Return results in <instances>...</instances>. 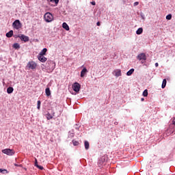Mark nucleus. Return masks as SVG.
Returning <instances> with one entry per match:
<instances>
[{
	"instance_id": "obj_29",
	"label": "nucleus",
	"mask_w": 175,
	"mask_h": 175,
	"mask_svg": "<svg viewBox=\"0 0 175 175\" xmlns=\"http://www.w3.org/2000/svg\"><path fill=\"white\" fill-rule=\"evenodd\" d=\"M36 167H38V169H40V170H43V169H44V168L43 167V166L39 165V164L37 165V166H36Z\"/></svg>"
},
{
	"instance_id": "obj_9",
	"label": "nucleus",
	"mask_w": 175,
	"mask_h": 175,
	"mask_svg": "<svg viewBox=\"0 0 175 175\" xmlns=\"http://www.w3.org/2000/svg\"><path fill=\"white\" fill-rule=\"evenodd\" d=\"M38 58L40 62H46L47 61V58L44 57V55H38Z\"/></svg>"
},
{
	"instance_id": "obj_35",
	"label": "nucleus",
	"mask_w": 175,
	"mask_h": 175,
	"mask_svg": "<svg viewBox=\"0 0 175 175\" xmlns=\"http://www.w3.org/2000/svg\"><path fill=\"white\" fill-rule=\"evenodd\" d=\"M172 123H173L174 125H175V117L173 119Z\"/></svg>"
},
{
	"instance_id": "obj_32",
	"label": "nucleus",
	"mask_w": 175,
	"mask_h": 175,
	"mask_svg": "<svg viewBox=\"0 0 175 175\" xmlns=\"http://www.w3.org/2000/svg\"><path fill=\"white\" fill-rule=\"evenodd\" d=\"M137 5H139V2L136 1L134 3V6H137Z\"/></svg>"
},
{
	"instance_id": "obj_34",
	"label": "nucleus",
	"mask_w": 175,
	"mask_h": 175,
	"mask_svg": "<svg viewBox=\"0 0 175 175\" xmlns=\"http://www.w3.org/2000/svg\"><path fill=\"white\" fill-rule=\"evenodd\" d=\"M91 4L93 5L94 6H95V5H96V3H95V1H92V2H91Z\"/></svg>"
},
{
	"instance_id": "obj_31",
	"label": "nucleus",
	"mask_w": 175,
	"mask_h": 175,
	"mask_svg": "<svg viewBox=\"0 0 175 175\" xmlns=\"http://www.w3.org/2000/svg\"><path fill=\"white\" fill-rule=\"evenodd\" d=\"M38 164V159H35V166H37Z\"/></svg>"
},
{
	"instance_id": "obj_21",
	"label": "nucleus",
	"mask_w": 175,
	"mask_h": 175,
	"mask_svg": "<svg viewBox=\"0 0 175 175\" xmlns=\"http://www.w3.org/2000/svg\"><path fill=\"white\" fill-rule=\"evenodd\" d=\"M0 173H3V174H7L8 173H9V172L8 171V170H2L1 168H0Z\"/></svg>"
},
{
	"instance_id": "obj_6",
	"label": "nucleus",
	"mask_w": 175,
	"mask_h": 175,
	"mask_svg": "<svg viewBox=\"0 0 175 175\" xmlns=\"http://www.w3.org/2000/svg\"><path fill=\"white\" fill-rule=\"evenodd\" d=\"M80 88H81L80 83L75 82L72 84V90L75 92L79 93L80 92Z\"/></svg>"
},
{
	"instance_id": "obj_37",
	"label": "nucleus",
	"mask_w": 175,
	"mask_h": 175,
	"mask_svg": "<svg viewBox=\"0 0 175 175\" xmlns=\"http://www.w3.org/2000/svg\"><path fill=\"white\" fill-rule=\"evenodd\" d=\"M142 102L144 100V98H141Z\"/></svg>"
},
{
	"instance_id": "obj_25",
	"label": "nucleus",
	"mask_w": 175,
	"mask_h": 175,
	"mask_svg": "<svg viewBox=\"0 0 175 175\" xmlns=\"http://www.w3.org/2000/svg\"><path fill=\"white\" fill-rule=\"evenodd\" d=\"M143 96H148V90H145L143 92Z\"/></svg>"
},
{
	"instance_id": "obj_1",
	"label": "nucleus",
	"mask_w": 175,
	"mask_h": 175,
	"mask_svg": "<svg viewBox=\"0 0 175 175\" xmlns=\"http://www.w3.org/2000/svg\"><path fill=\"white\" fill-rule=\"evenodd\" d=\"M46 68L49 73H51L54 69H55V62L53 61H48L46 62Z\"/></svg>"
},
{
	"instance_id": "obj_24",
	"label": "nucleus",
	"mask_w": 175,
	"mask_h": 175,
	"mask_svg": "<svg viewBox=\"0 0 175 175\" xmlns=\"http://www.w3.org/2000/svg\"><path fill=\"white\" fill-rule=\"evenodd\" d=\"M42 102H40V100H38L37 101V109L38 110H40V105H41Z\"/></svg>"
},
{
	"instance_id": "obj_20",
	"label": "nucleus",
	"mask_w": 175,
	"mask_h": 175,
	"mask_svg": "<svg viewBox=\"0 0 175 175\" xmlns=\"http://www.w3.org/2000/svg\"><path fill=\"white\" fill-rule=\"evenodd\" d=\"M13 47H14V49H16V50H18V49H20V44L14 43L13 44Z\"/></svg>"
},
{
	"instance_id": "obj_17",
	"label": "nucleus",
	"mask_w": 175,
	"mask_h": 175,
	"mask_svg": "<svg viewBox=\"0 0 175 175\" xmlns=\"http://www.w3.org/2000/svg\"><path fill=\"white\" fill-rule=\"evenodd\" d=\"M135 72V69L133 68H131L130 70H129L127 72H126V75L127 76H131L133 74V72Z\"/></svg>"
},
{
	"instance_id": "obj_22",
	"label": "nucleus",
	"mask_w": 175,
	"mask_h": 175,
	"mask_svg": "<svg viewBox=\"0 0 175 175\" xmlns=\"http://www.w3.org/2000/svg\"><path fill=\"white\" fill-rule=\"evenodd\" d=\"M166 83H167V81H166V79H163V80L162 85H161V88H165V87H166Z\"/></svg>"
},
{
	"instance_id": "obj_28",
	"label": "nucleus",
	"mask_w": 175,
	"mask_h": 175,
	"mask_svg": "<svg viewBox=\"0 0 175 175\" xmlns=\"http://www.w3.org/2000/svg\"><path fill=\"white\" fill-rule=\"evenodd\" d=\"M50 2H55L56 5H58V2H59V0H50Z\"/></svg>"
},
{
	"instance_id": "obj_39",
	"label": "nucleus",
	"mask_w": 175,
	"mask_h": 175,
	"mask_svg": "<svg viewBox=\"0 0 175 175\" xmlns=\"http://www.w3.org/2000/svg\"><path fill=\"white\" fill-rule=\"evenodd\" d=\"M15 166H18V165H17V164H15Z\"/></svg>"
},
{
	"instance_id": "obj_14",
	"label": "nucleus",
	"mask_w": 175,
	"mask_h": 175,
	"mask_svg": "<svg viewBox=\"0 0 175 175\" xmlns=\"http://www.w3.org/2000/svg\"><path fill=\"white\" fill-rule=\"evenodd\" d=\"M62 27L66 29V31H69V25L66 23H63Z\"/></svg>"
},
{
	"instance_id": "obj_36",
	"label": "nucleus",
	"mask_w": 175,
	"mask_h": 175,
	"mask_svg": "<svg viewBox=\"0 0 175 175\" xmlns=\"http://www.w3.org/2000/svg\"><path fill=\"white\" fill-rule=\"evenodd\" d=\"M155 66L156 68H158V66H159V64L158 63H155Z\"/></svg>"
},
{
	"instance_id": "obj_18",
	"label": "nucleus",
	"mask_w": 175,
	"mask_h": 175,
	"mask_svg": "<svg viewBox=\"0 0 175 175\" xmlns=\"http://www.w3.org/2000/svg\"><path fill=\"white\" fill-rule=\"evenodd\" d=\"M137 35H142L143 33V28H139L136 31Z\"/></svg>"
},
{
	"instance_id": "obj_16",
	"label": "nucleus",
	"mask_w": 175,
	"mask_h": 175,
	"mask_svg": "<svg viewBox=\"0 0 175 175\" xmlns=\"http://www.w3.org/2000/svg\"><path fill=\"white\" fill-rule=\"evenodd\" d=\"M7 38H12L13 36V30H10L6 33Z\"/></svg>"
},
{
	"instance_id": "obj_23",
	"label": "nucleus",
	"mask_w": 175,
	"mask_h": 175,
	"mask_svg": "<svg viewBox=\"0 0 175 175\" xmlns=\"http://www.w3.org/2000/svg\"><path fill=\"white\" fill-rule=\"evenodd\" d=\"M46 120H53V116H51V114H50L49 113H48L46 114Z\"/></svg>"
},
{
	"instance_id": "obj_33",
	"label": "nucleus",
	"mask_w": 175,
	"mask_h": 175,
	"mask_svg": "<svg viewBox=\"0 0 175 175\" xmlns=\"http://www.w3.org/2000/svg\"><path fill=\"white\" fill-rule=\"evenodd\" d=\"M96 25H97L98 27H100V22H97Z\"/></svg>"
},
{
	"instance_id": "obj_15",
	"label": "nucleus",
	"mask_w": 175,
	"mask_h": 175,
	"mask_svg": "<svg viewBox=\"0 0 175 175\" xmlns=\"http://www.w3.org/2000/svg\"><path fill=\"white\" fill-rule=\"evenodd\" d=\"M84 146H85V150H88L90 148V142H88V141H85Z\"/></svg>"
},
{
	"instance_id": "obj_7",
	"label": "nucleus",
	"mask_w": 175,
	"mask_h": 175,
	"mask_svg": "<svg viewBox=\"0 0 175 175\" xmlns=\"http://www.w3.org/2000/svg\"><path fill=\"white\" fill-rule=\"evenodd\" d=\"M36 66H38V64H36L35 62L31 61L27 63L26 68H27L28 69L33 70V69H36Z\"/></svg>"
},
{
	"instance_id": "obj_10",
	"label": "nucleus",
	"mask_w": 175,
	"mask_h": 175,
	"mask_svg": "<svg viewBox=\"0 0 175 175\" xmlns=\"http://www.w3.org/2000/svg\"><path fill=\"white\" fill-rule=\"evenodd\" d=\"M88 70L87 68H84L81 71V77H83L85 76V73H87Z\"/></svg>"
},
{
	"instance_id": "obj_8",
	"label": "nucleus",
	"mask_w": 175,
	"mask_h": 175,
	"mask_svg": "<svg viewBox=\"0 0 175 175\" xmlns=\"http://www.w3.org/2000/svg\"><path fill=\"white\" fill-rule=\"evenodd\" d=\"M12 25L14 28H16V29H20V28H21V23L18 20H16L12 23Z\"/></svg>"
},
{
	"instance_id": "obj_30",
	"label": "nucleus",
	"mask_w": 175,
	"mask_h": 175,
	"mask_svg": "<svg viewBox=\"0 0 175 175\" xmlns=\"http://www.w3.org/2000/svg\"><path fill=\"white\" fill-rule=\"evenodd\" d=\"M166 20H172V14L167 15Z\"/></svg>"
},
{
	"instance_id": "obj_12",
	"label": "nucleus",
	"mask_w": 175,
	"mask_h": 175,
	"mask_svg": "<svg viewBox=\"0 0 175 175\" xmlns=\"http://www.w3.org/2000/svg\"><path fill=\"white\" fill-rule=\"evenodd\" d=\"M116 77H120L121 76V70H116L114 71Z\"/></svg>"
},
{
	"instance_id": "obj_3",
	"label": "nucleus",
	"mask_w": 175,
	"mask_h": 175,
	"mask_svg": "<svg viewBox=\"0 0 175 175\" xmlns=\"http://www.w3.org/2000/svg\"><path fill=\"white\" fill-rule=\"evenodd\" d=\"M2 152L3 154H5V155H9L10 157L14 155V153H15L13 149H10V148L3 149L2 150Z\"/></svg>"
},
{
	"instance_id": "obj_2",
	"label": "nucleus",
	"mask_w": 175,
	"mask_h": 175,
	"mask_svg": "<svg viewBox=\"0 0 175 175\" xmlns=\"http://www.w3.org/2000/svg\"><path fill=\"white\" fill-rule=\"evenodd\" d=\"M44 18L46 23H51V21H53V20H54V16H53V14L51 13L46 12L44 15Z\"/></svg>"
},
{
	"instance_id": "obj_4",
	"label": "nucleus",
	"mask_w": 175,
	"mask_h": 175,
	"mask_svg": "<svg viewBox=\"0 0 175 175\" xmlns=\"http://www.w3.org/2000/svg\"><path fill=\"white\" fill-rule=\"evenodd\" d=\"M14 38H19L22 42H29V37L24 34L16 35Z\"/></svg>"
},
{
	"instance_id": "obj_26",
	"label": "nucleus",
	"mask_w": 175,
	"mask_h": 175,
	"mask_svg": "<svg viewBox=\"0 0 175 175\" xmlns=\"http://www.w3.org/2000/svg\"><path fill=\"white\" fill-rule=\"evenodd\" d=\"M103 164V159H101L100 160L98 161V166L100 167Z\"/></svg>"
},
{
	"instance_id": "obj_27",
	"label": "nucleus",
	"mask_w": 175,
	"mask_h": 175,
	"mask_svg": "<svg viewBox=\"0 0 175 175\" xmlns=\"http://www.w3.org/2000/svg\"><path fill=\"white\" fill-rule=\"evenodd\" d=\"M72 144H73V146H79V142L76 141V140H72Z\"/></svg>"
},
{
	"instance_id": "obj_19",
	"label": "nucleus",
	"mask_w": 175,
	"mask_h": 175,
	"mask_svg": "<svg viewBox=\"0 0 175 175\" xmlns=\"http://www.w3.org/2000/svg\"><path fill=\"white\" fill-rule=\"evenodd\" d=\"M13 91H14V89H13V88H12V87H9L7 89L8 94H12L13 92Z\"/></svg>"
},
{
	"instance_id": "obj_38",
	"label": "nucleus",
	"mask_w": 175,
	"mask_h": 175,
	"mask_svg": "<svg viewBox=\"0 0 175 175\" xmlns=\"http://www.w3.org/2000/svg\"><path fill=\"white\" fill-rule=\"evenodd\" d=\"M115 125H118V122H115Z\"/></svg>"
},
{
	"instance_id": "obj_5",
	"label": "nucleus",
	"mask_w": 175,
	"mask_h": 175,
	"mask_svg": "<svg viewBox=\"0 0 175 175\" xmlns=\"http://www.w3.org/2000/svg\"><path fill=\"white\" fill-rule=\"evenodd\" d=\"M137 59H139V61H141L142 64H144V61H146V59H147V56H146V53H139L137 56Z\"/></svg>"
},
{
	"instance_id": "obj_13",
	"label": "nucleus",
	"mask_w": 175,
	"mask_h": 175,
	"mask_svg": "<svg viewBox=\"0 0 175 175\" xmlns=\"http://www.w3.org/2000/svg\"><path fill=\"white\" fill-rule=\"evenodd\" d=\"M45 94H46V96H50V95H51V91H50V88H46Z\"/></svg>"
},
{
	"instance_id": "obj_11",
	"label": "nucleus",
	"mask_w": 175,
	"mask_h": 175,
	"mask_svg": "<svg viewBox=\"0 0 175 175\" xmlns=\"http://www.w3.org/2000/svg\"><path fill=\"white\" fill-rule=\"evenodd\" d=\"M46 53H47V49L44 48L40 52L38 55H46Z\"/></svg>"
}]
</instances>
